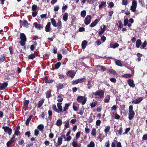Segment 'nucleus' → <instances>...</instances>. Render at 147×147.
<instances>
[{
	"instance_id": "obj_29",
	"label": "nucleus",
	"mask_w": 147,
	"mask_h": 147,
	"mask_svg": "<svg viewBox=\"0 0 147 147\" xmlns=\"http://www.w3.org/2000/svg\"><path fill=\"white\" fill-rule=\"evenodd\" d=\"M8 85V84L7 82H4L3 83L2 86H1L2 90H3L7 87Z\"/></svg>"
},
{
	"instance_id": "obj_1",
	"label": "nucleus",
	"mask_w": 147,
	"mask_h": 147,
	"mask_svg": "<svg viewBox=\"0 0 147 147\" xmlns=\"http://www.w3.org/2000/svg\"><path fill=\"white\" fill-rule=\"evenodd\" d=\"M87 100V97L86 96H78L77 98V101L78 102L81 103L82 105H84Z\"/></svg>"
},
{
	"instance_id": "obj_22",
	"label": "nucleus",
	"mask_w": 147,
	"mask_h": 147,
	"mask_svg": "<svg viewBox=\"0 0 147 147\" xmlns=\"http://www.w3.org/2000/svg\"><path fill=\"white\" fill-rule=\"evenodd\" d=\"M37 56L36 54V53H34L28 56V58L29 59H33L34 58L36 57Z\"/></svg>"
},
{
	"instance_id": "obj_52",
	"label": "nucleus",
	"mask_w": 147,
	"mask_h": 147,
	"mask_svg": "<svg viewBox=\"0 0 147 147\" xmlns=\"http://www.w3.org/2000/svg\"><path fill=\"white\" fill-rule=\"evenodd\" d=\"M147 42L145 41L142 44L141 46V48L142 49H144L146 47Z\"/></svg>"
},
{
	"instance_id": "obj_12",
	"label": "nucleus",
	"mask_w": 147,
	"mask_h": 147,
	"mask_svg": "<svg viewBox=\"0 0 147 147\" xmlns=\"http://www.w3.org/2000/svg\"><path fill=\"white\" fill-rule=\"evenodd\" d=\"M111 114L112 117H114L116 119H119L120 118V116L116 113H111Z\"/></svg>"
},
{
	"instance_id": "obj_2",
	"label": "nucleus",
	"mask_w": 147,
	"mask_h": 147,
	"mask_svg": "<svg viewBox=\"0 0 147 147\" xmlns=\"http://www.w3.org/2000/svg\"><path fill=\"white\" fill-rule=\"evenodd\" d=\"M135 114V112L133 110V107L132 106H130L129 107L128 113V118L129 119L131 120L134 118Z\"/></svg>"
},
{
	"instance_id": "obj_39",
	"label": "nucleus",
	"mask_w": 147,
	"mask_h": 147,
	"mask_svg": "<svg viewBox=\"0 0 147 147\" xmlns=\"http://www.w3.org/2000/svg\"><path fill=\"white\" fill-rule=\"evenodd\" d=\"M110 126L109 125L107 126V127H106L104 130V131L105 132L107 133L109 132L110 130Z\"/></svg>"
},
{
	"instance_id": "obj_61",
	"label": "nucleus",
	"mask_w": 147,
	"mask_h": 147,
	"mask_svg": "<svg viewBox=\"0 0 147 147\" xmlns=\"http://www.w3.org/2000/svg\"><path fill=\"white\" fill-rule=\"evenodd\" d=\"M53 52V53L56 54L57 53V49L56 47H54L53 48L52 50Z\"/></svg>"
},
{
	"instance_id": "obj_51",
	"label": "nucleus",
	"mask_w": 147,
	"mask_h": 147,
	"mask_svg": "<svg viewBox=\"0 0 147 147\" xmlns=\"http://www.w3.org/2000/svg\"><path fill=\"white\" fill-rule=\"evenodd\" d=\"M72 145L74 147H79L80 146L75 142H72Z\"/></svg>"
},
{
	"instance_id": "obj_7",
	"label": "nucleus",
	"mask_w": 147,
	"mask_h": 147,
	"mask_svg": "<svg viewBox=\"0 0 147 147\" xmlns=\"http://www.w3.org/2000/svg\"><path fill=\"white\" fill-rule=\"evenodd\" d=\"M2 128L4 129V131L6 133H7L9 135H11L12 132V130L9 127L3 126Z\"/></svg>"
},
{
	"instance_id": "obj_62",
	"label": "nucleus",
	"mask_w": 147,
	"mask_h": 147,
	"mask_svg": "<svg viewBox=\"0 0 147 147\" xmlns=\"http://www.w3.org/2000/svg\"><path fill=\"white\" fill-rule=\"evenodd\" d=\"M123 131L122 128L121 127L120 128L119 131L118 132V134L120 135H121L122 134Z\"/></svg>"
},
{
	"instance_id": "obj_58",
	"label": "nucleus",
	"mask_w": 147,
	"mask_h": 147,
	"mask_svg": "<svg viewBox=\"0 0 147 147\" xmlns=\"http://www.w3.org/2000/svg\"><path fill=\"white\" fill-rule=\"evenodd\" d=\"M53 82V80H45V83H50L52 82Z\"/></svg>"
},
{
	"instance_id": "obj_27",
	"label": "nucleus",
	"mask_w": 147,
	"mask_h": 147,
	"mask_svg": "<svg viewBox=\"0 0 147 147\" xmlns=\"http://www.w3.org/2000/svg\"><path fill=\"white\" fill-rule=\"evenodd\" d=\"M97 67L98 69H100L101 70H102L103 71H105L106 70V69L103 66L97 65Z\"/></svg>"
},
{
	"instance_id": "obj_13",
	"label": "nucleus",
	"mask_w": 147,
	"mask_h": 147,
	"mask_svg": "<svg viewBox=\"0 0 147 147\" xmlns=\"http://www.w3.org/2000/svg\"><path fill=\"white\" fill-rule=\"evenodd\" d=\"M51 23L49 22L47 23V24L45 26V31L47 32H49L51 30L50 28Z\"/></svg>"
},
{
	"instance_id": "obj_6",
	"label": "nucleus",
	"mask_w": 147,
	"mask_h": 147,
	"mask_svg": "<svg viewBox=\"0 0 147 147\" xmlns=\"http://www.w3.org/2000/svg\"><path fill=\"white\" fill-rule=\"evenodd\" d=\"M91 18L92 17L90 15H87L86 17L84 20V23L86 25H88L90 23Z\"/></svg>"
},
{
	"instance_id": "obj_38",
	"label": "nucleus",
	"mask_w": 147,
	"mask_h": 147,
	"mask_svg": "<svg viewBox=\"0 0 147 147\" xmlns=\"http://www.w3.org/2000/svg\"><path fill=\"white\" fill-rule=\"evenodd\" d=\"M5 57V54H3L2 55V57L0 58V63L4 61Z\"/></svg>"
},
{
	"instance_id": "obj_21",
	"label": "nucleus",
	"mask_w": 147,
	"mask_h": 147,
	"mask_svg": "<svg viewBox=\"0 0 147 147\" xmlns=\"http://www.w3.org/2000/svg\"><path fill=\"white\" fill-rule=\"evenodd\" d=\"M110 46L113 49H115L116 47H118L119 46V45L117 43H115L113 45L111 43L110 44Z\"/></svg>"
},
{
	"instance_id": "obj_10",
	"label": "nucleus",
	"mask_w": 147,
	"mask_h": 147,
	"mask_svg": "<svg viewBox=\"0 0 147 147\" xmlns=\"http://www.w3.org/2000/svg\"><path fill=\"white\" fill-rule=\"evenodd\" d=\"M127 83L131 87L134 88L135 86L133 80L131 79H129L127 80Z\"/></svg>"
},
{
	"instance_id": "obj_60",
	"label": "nucleus",
	"mask_w": 147,
	"mask_h": 147,
	"mask_svg": "<svg viewBox=\"0 0 147 147\" xmlns=\"http://www.w3.org/2000/svg\"><path fill=\"white\" fill-rule=\"evenodd\" d=\"M34 11L32 12V15L34 17H35L37 14V12L36 11Z\"/></svg>"
},
{
	"instance_id": "obj_16",
	"label": "nucleus",
	"mask_w": 147,
	"mask_h": 147,
	"mask_svg": "<svg viewBox=\"0 0 147 147\" xmlns=\"http://www.w3.org/2000/svg\"><path fill=\"white\" fill-rule=\"evenodd\" d=\"M62 121L61 119H59L57 121L56 124L57 126H60L62 124Z\"/></svg>"
},
{
	"instance_id": "obj_59",
	"label": "nucleus",
	"mask_w": 147,
	"mask_h": 147,
	"mask_svg": "<svg viewBox=\"0 0 147 147\" xmlns=\"http://www.w3.org/2000/svg\"><path fill=\"white\" fill-rule=\"evenodd\" d=\"M77 121V120L76 119H73L71 120L70 121V123L73 124H74Z\"/></svg>"
},
{
	"instance_id": "obj_17",
	"label": "nucleus",
	"mask_w": 147,
	"mask_h": 147,
	"mask_svg": "<svg viewBox=\"0 0 147 147\" xmlns=\"http://www.w3.org/2000/svg\"><path fill=\"white\" fill-rule=\"evenodd\" d=\"M142 44L141 40L140 39L138 40L136 42V46L137 48H139Z\"/></svg>"
},
{
	"instance_id": "obj_50",
	"label": "nucleus",
	"mask_w": 147,
	"mask_h": 147,
	"mask_svg": "<svg viewBox=\"0 0 147 147\" xmlns=\"http://www.w3.org/2000/svg\"><path fill=\"white\" fill-rule=\"evenodd\" d=\"M81 132L80 131L77 132L76 134V139H78L80 136Z\"/></svg>"
},
{
	"instance_id": "obj_46",
	"label": "nucleus",
	"mask_w": 147,
	"mask_h": 147,
	"mask_svg": "<svg viewBox=\"0 0 147 147\" xmlns=\"http://www.w3.org/2000/svg\"><path fill=\"white\" fill-rule=\"evenodd\" d=\"M61 63L60 62L57 63L55 65V67L56 69H58L61 66Z\"/></svg>"
},
{
	"instance_id": "obj_28",
	"label": "nucleus",
	"mask_w": 147,
	"mask_h": 147,
	"mask_svg": "<svg viewBox=\"0 0 147 147\" xmlns=\"http://www.w3.org/2000/svg\"><path fill=\"white\" fill-rule=\"evenodd\" d=\"M69 105V104L67 103H66L65 107H63V112L67 110L68 109Z\"/></svg>"
},
{
	"instance_id": "obj_33",
	"label": "nucleus",
	"mask_w": 147,
	"mask_h": 147,
	"mask_svg": "<svg viewBox=\"0 0 147 147\" xmlns=\"http://www.w3.org/2000/svg\"><path fill=\"white\" fill-rule=\"evenodd\" d=\"M51 91H48L46 93V96L47 98H48L51 96Z\"/></svg>"
},
{
	"instance_id": "obj_26",
	"label": "nucleus",
	"mask_w": 147,
	"mask_h": 147,
	"mask_svg": "<svg viewBox=\"0 0 147 147\" xmlns=\"http://www.w3.org/2000/svg\"><path fill=\"white\" fill-rule=\"evenodd\" d=\"M57 26L58 28L61 29L62 27V23L61 20H58L57 23Z\"/></svg>"
},
{
	"instance_id": "obj_42",
	"label": "nucleus",
	"mask_w": 147,
	"mask_h": 147,
	"mask_svg": "<svg viewBox=\"0 0 147 147\" xmlns=\"http://www.w3.org/2000/svg\"><path fill=\"white\" fill-rule=\"evenodd\" d=\"M63 140L62 138H58L57 140V143L61 145L62 143Z\"/></svg>"
},
{
	"instance_id": "obj_32",
	"label": "nucleus",
	"mask_w": 147,
	"mask_h": 147,
	"mask_svg": "<svg viewBox=\"0 0 147 147\" xmlns=\"http://www.w3.org/2000/svg\"><path fill=\"white\" fill-rule=\"evenodd\" d=\"M57 90H59V89H61L63 88V86L62 84H57Z\"/></svg>"
},
{
	"instance_id": "obj_11",
	"label": "nucleus",
	"mask_w": 147,
	"mask_h": 147,
	"mask_svg": "<svg viewBox=\"0 0 147 147\" xmlns=\"http://www.w3.org/2000/svg\"><path fill=\"white\" fill-rule=\"evenodd\" d=\"M142 100V97H139L137 99L134 100L133 102L134 104H137L140 103Z\"/></svg>"
},
{
	"instance_id": "obj_53",
	"label": "nucleus",
	"mask_w": 147,
	"mask_h": 147,
	"mask_svg": "<svg viewBox=\"0 0 147 147\" xmlns=\"http://www.w3.org/2000/svg\"><path fill=\"white\" fill-rule=\"evenodd\" d=\"M78 83H81L84 82L85 80V79L84 78H82L80 79H78Z\"/></svg>"
},
{
	"instance_id": "obj_45",
	"label": "nucleus",
	"mask_w": 147,
	"mask_h": 147,
	"mask_svg": "<svg viewBox=\"0 0 147 147\" xmlns=\"http://www.w3.org/2000/svg\"><path fill=\"white\" fill-rule=\"evenodd\" d=\"M110 100V96H107L104 99V101L105 102H108Z\"/></svg>"
},
{
	"instance_id": "obj_34",
	"label": "nucleus",
	"mask_w": 147,
	"mask_h": 147,
	"mask_svg": "<svg viewBox=\"0 0 147 147\" xmlns=\"http://www.w3.org/2000/svg\"><path fill=\"white\" fill-rule=\"evenodd\" d=\"M95 147V144L94 142L93 141H91L90 144H88L87 146V147Z\"/></svg>"
},
{
	"instance_id": "obj_31",
	"label": "nucleus",
	"mask_w": 147,
	"mask_h": 147,
	"mask_svg": "<svg viewBox=\"0 0 147 147\" xmlns=\"http://www.w3.org/2000/svg\"><path fill=\"white\" fill-rule=\"evenodd\" d=\"M32 117V115H30L29 118L27 119L26 120V125H28L29 122L30 121Z\"/></svg>"
},
{
	"instance_id": "obj_9",
	"label": "nucleus",
	"mask_w": 147,
	"mask_h": 147,
	"mask_svg": "<svg viewBox=\"0 0 147 147\" xmlns=\"http://www.w3.org/2000/svg\"><path fill=\"white\" fill-rule=\"evenodd\" d=\"M62 103H60L59 102L57 103V106L58 107V113H59L63 112V109L62 106L61 105Z\"/></svg>"
},
{
	"instance_id": "obj_5",
	"label": "nucleus",
	"mask_w": 147,
	"mask_h": 147,
	"mask_svg": "<svg viewBox=\"0 0 147 147\" xmlns=\"http://www.w3.org/2000/svg\"><path fill=\"white\" fill-rule=\"evenodd\" d=\"M132 5L130 9L133 12H135L137 6V3L134 0L132 1Z\"/></svg>"
},
{
	"instance_id": "obj_57",
	"label": "nucleus",
	"mask_w": 147,
	"mask_h": 147,
	"mask_svg": "<svg viewBox=\"0 0 147 147\" xmlns=\"http://www.w3.org/2000/svg\"><path fill=\"white\" fill-rule=\"evenodd\" d=\"M109 71L111 74H113L114 75L116 74V72L113 69L109 70Z\"/></svg>"
},
{
	"instance_id": "obj_20",
	"label": "nucleus",
	"mask_w": 147,
	"mask_h": 147,
	"mask_svg": "<svg viewBox=\"0 0 147 147\" xmlns=\"http://www.w3.org/2000/svg\"><path fill=\"white\" fill-rule=\"evenodd\" d=\"M22 25L24 27L27 28L29 27V25L28 22L26 20L22 22Z\"/></svg>"
},
{
	"instance_id": "obj_19",
	"label": "nucleus",
	"mask_w": 147,
	"mask_h": 147,
	"mask_svg": "<svg viewBox=\"0 0 147 147\" xmlns=\"http://www.w3.org/2000/svg\"><path fill=\"white\" fill-rule=\"evenodd\" d=\"M69 119H67L66 121L64 122V123L65 127L66 128H68L69 127Z\"/></svg>"
},
{
	"instance_id": "obj_43",
	"label": "nucleus",
	"mask_w": 147,
	"mask_h": 147,
	"mask_svg": "<svg viewBox=\"0 0 147 147\" xmlns=\"http://www.w3.org/2000/svg\"><path fill=\"white\" fill-rule=\"evenodd\" d=\"M58 99L57 100V101L59 103L62 102L63 100V98L60 95H59L57 97Z\"/></svg>"
},
{
	"instance_id": "obj_47",
	"label": "nucleus",
	"mask_w": 147,
	"mask_h": 147,
	"mask_svg": "<svg viewBox=\"0 0 147 147\" xmlns=\"http://www.w3.org/2000/svg\"><path fill=\"white\" fill-rule=\"evenodd\" d=\"M38 128L41 131L44 128V126L43 125L40 124L38 126Z\"/></svg>"
},
{
	"instance_id": "obj_23",
	"label": "nucleus",
	"mask_w": 147,
	"mask_h": 147,
	"mask_svg": "<svg viewBox=\"0 0 147 147\" xmlns=\"http://www.w3.org/2000/svg\"><path fill=\"white\" fill-rule=\"evenodd\" d=\"M87 44V42L85 41H83L82 43V48L83 49H84L86 46Z\"/></svg>"
},
{
	"instance_id": "obj_55",
	"label": "nucleus",
	"mask_w": 147,
	"mask_h": 147,
	"mask_svg": "<svg viewBox=\"0 0 147 147\" xmlns=\"http://www.w3.org/2000/svg\"><path fill=\"white\" fill-rule=\"evenodd\" d=\"M128 23V19H125L124 20V26H126Z\"/></svg>"
},
{
	"instance_id": "obj_3",
	"label": "nucleus",
	"mask_w": 147,
	"mask_h": 147,
	"mask_svg": "<svg viewBox=\"0 0 147 147\" xmlns=\"http://www.w3.org/2000/svg\"><path fill=\"white\" fill-rule=\"evenodd\" d=\"M20 38L21 40L20 43L22 46H24L25 44V42L26 41V38L25 35L22 33L20 34Z\"/></svg>"
},
{
	"instance_id": "obj_30",
	"label": "nucleus",
	"mask_w": 147,
	"mask_h": 147,
	"mask_svg": "<svg viewBox=\"0 0 147 147\" xmlns=\"http://www.w3.org/2000/svg\"><path fill=\"white\" fill-rule=\"evenodd\" d=\"M29 102V100H26L24 102V108L26 109L27 107Z\"/></svg>"
},
{
	"instance_id": "obj_63",
	"label": "nucleus",
	"mask_w": 147,
	"mask_h": 147,
	"mask_svg": "<svg viewBox=\"0 0 147 147\" xmlns=\"http://www.w3.org/2000/svg\"><path fill=\"white\" fill-rule=\"evenodd\" d=\"M130 128H126L125 130V131L124 133L123 134H127L128 132L130 130Z\"/></svg>"
},
{
	"instance_id": "obj_25",
	"label": "nucleus",
	"mask_w": 147,
	"mask_h": 147,
	"mask_svg": "<svg viewBox=\"0 0 147 147\" xmlns=\"http://www.w3.org/2000/svg\"><path fill=\"white\" fill-rule=\"evenodd\" d=\"M68 15L67 13H65L63 15V19L65 21H66L67 20V18L68 17Z\"/></svg>"
},
{
	"instance_id": "obj_35",
	"label": "nucleus",
	"mask_w": 147,
	"mask_h": 147,
	"mask_svg": "<svg viewBox=\"0 0 147 147\" xmlns=\"http://www.w3.org/2000/svg\"><path fill=\"white\" fill-rule=\"evenodd\" d=\"M115 63L118 66H122V64L121 63V61L119 60H116L115 61Z\"/></svg>"
},
{
	"instance_id": "obj_48",
	"label": "nucleus",
	"mask_w": 147,
	"mask_h": 147,
	"mask_svg": "<svg viewBox=\"0 0 147 147\" xmlns=\"http://www.w3.org/2000/svg\"><path fill=\"white\" fill-rule=\"evenodd\" d=\"M52 108L53 110L55 112L58 113L57 109V108L56 105L55 104H54L53 105Z\"/></svg>"
},
{
	"instance_id": "obj_24",
	"label": "nucleus",
	"mask_w": 147,
	"mask_h": 147,
	"mask_svg": "<svg viewBox=\"0 0 147 147\" xmlns=\"http://www.w3.org/2000/svg\"><path fill=\"white\" fill-rule=\"evenodd\" d=\"M104 6H105V7L106 6V3L105 2L102 1L101 2L100 4L99 5V7L100 9H102V7Z\"/></svg>"
},
{
	"instance_id": "obj_64",
	"label": "nucleus",
	"mask_w": 147,
	"mask_h": 147,
	"mask_svg": "<svg viewBox=\"0 0 147 147\" xmlns=\"http://www.w3.org/2000/svg\"><path fill=\"white\" fill-rule=\"evenodd\" d=\"M101 123V121L100 120H98L96 122V125L98 126L100 125Z\"/></svg>"
},
{
	"instance_id": "obj_56",
	"label": "nucleus",
	"mask_w": 147,
	"mask_h": 147,
	"mask_svg": "<svg viewBox=\"0 0 147 147\" xmlns=\"http://www.w3.org/2000/svg\"><path fill=\"white\" fill-rule=\"evenodd\" d=\"M139 3L141 4L142 5V6L143 7H145V4L143 1L142 0H139Z\"/></svg>"
},
{
	"instance_id": "obj_40",
	"label": "nucleus",
	"mask_w": 147,
	"mask_h": 147,
	"mask_svg": "<svg viewBox=\"0 0 147 147\" xmlns=\"http://www.w3.org/2000/svg\"><path fill=\"white\" fill-rule=\"evenodd\" d=\"M97 104V102L96 101L94 102H92L90 103V105L92 107L94 108L96 106Z\"/></svg>"
},
{
	"instance_id": "obj_14",
	"label": "nucleus",
	"mask_w": 147,
	"mask_h": 147,
	"mask_svg": "<svg viewBox=\"0 0 147 147\" xmlns=\"http://www.w3.org/2000/svg\"><path fill=\"white\" fill-rule=\"evenodd\" d=\"M33 25L35 27L38 29L40 30L42 28V26L40 24H38L36 22H35L33 24Z\"/></svg>"
},
{
	"instance_id": "obj_4",
	"label": "nucleus",
	"mask_w": 147,
	"mask_h": 147,
	"mask_svg": "<svg viewBox=\"0 0 147 147\" xmlns=\"http://www.w3.org/2000/svg\"><path fill=\"white\" fill-rule=\"evenodd\" d=\"M104 93L103 90H98L94 93V95L95 96V98L96 99L97 98H99V97L102 98L103 96Z\"/></svg>"
},
{
	"instance_id": "obj_49",
	"label": "nucleus",
	"mask_w": 147,
	"mask_h": 147,
	"mask_svg": "<svg viewBox=\"0 0 147 147\" xmlns=\"http://www.w3.org/2000/svg\"><path fill=\"white\" fill-rule=\"evenodd\" d=\"M38 7L37 6L35 5H33L32 7V9L33 11H36Z\"/></svg>"
},
{
	"instance_id": "obj_8",
	"label": "nucleus",
	"mask_w": 147,
	"mask_h": 147,
	"mask_svg": "<svg viewBox=\"0 0 147 147\" xmlns=\"http://www.w3.org/2000/svg\"><path fill=\"white\" fill-rule=\"evenodd\" d=\"M100 28L101 29L98 31V34L99 35H100L102 34L105 31L106 28V26L103 25L102 26H100Z\"/></svg>"
},
{
	"instance_id": "obj_37",
	"label": "nucleus",
	"mask_w": 147,
	"mask_h": 147,
	"mask_svg": "<svg viewBox=\"0 0 147 147\" xmlns=\"http://www.w3.org/2000/svg\"><path fill=\"white\" fill-rule=\"evenodd\" d=\"M44 101L43 100H42L39 101L38 104V108H40L43 104Z\"/></svg>"
},
{
	"instance_id": "obj_41",
	"label": "nucleus",
	"mask_w": 147,
	"mask_h": 147,
	"mask_svg": "<svg viewBox=\"0 0 147 147\" xmlns=\"http://www.w3.org/2000/svg\"><path fill=\"white\" fill-rule=\"evenodd\" d=\"M68 74H69V76L72 78H73L75 76L74 73L71 71H68Z\"/></svg>"
},
{
	"instance_id": "obj_18",
	"label": "nucleus",
	"mask_w": 147,
	"mask_h": 147,
	"mask_svg": "<svg viewBox=\"0 0 147 147\" xmlns=\"http://www.w3.org/2000/svg\"><path fill=\"white\" fill-rule=\"evenodd\" d=\"M51 21L53 25L55 27L57 26L56 22L53 18H52L51 19Z\"/></svg>"
},
{
	"instance_id": "obj_54",
	"label": "nucleus",
	"mask_w": 147,
	"mask_h": 147,
	"mask_svg": "<svg viewBox=\"0 0 147 147\" xmlns=\"http://www.w3.org/2000/svg\"><path fill=\"white\" fill-rule=\"evenodd\" d=\"M131 75L130 74H124L123 76V77L126 78H130Z\"/></svg>"
},
{
	"instance_id": "obj_15",
	"label": "nucleus",
	"mask_w": 147,
	"mask_h": 147,
	"mask_svg": "<svg viewBox=\"0 0 147 147\" xmlns=\"http://www.w3.org/2000/svg\"><path fill=\"white\" fill-rule=\"evenodd\" d=\"M98 20L97 19H96L93 22H92L90 25V26L91 27H93L95 26L97 24V23L98 22Z\"/></svg>"
},
{
	"instance_id": "obj_36",
	"label": "nucleus",
	"mask_w": 147,
	"mask_h": 147,
	"mask_svg": "<svg viewBox=\"0 0 147 147\" xmlns=\"http://www.w3.org/2000/svg\"><path fill=\"white\" fill-rule=\"evenodd\" d=\"M96 134V130L95 128H93L92 129V131H91V134L93 136H95Z\"/></svg>"
},
{
	"instance_id": "obj_44",
	"label": "nucleus",
	"mask_w": 147,
	"mask_h": 147,
	"mask_svg": "<svg viewBox=\"0 0 147 147\" xmlns=\"http://www.w3.org/2000/svg\"><path fill=\"white\" fill-rule=\"evenodd\" d=\"M86 11L85 10L82 11L81 13V16L82 17H84L86 15Z\"/></svg>"
}]
</instances>
